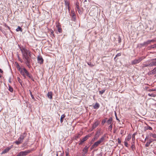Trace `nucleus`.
Returning <instances> with one entry per match:
<instances>
[{
	"mask_svg": "<svg viewBox=\"0 0 156 156\" xmlns=\"http://www.w3.org/2000/svg\"><path fill=\"white\" fill-rule=\"evenodd\" d=\"M20 74L23 76L24 79L26 78V76H27L33 81H34L33 76L31 74L29 73L25 68H23L22 70L21 71Z\"/></svg>",
	"mask_w": 156,
	"mask_h": 156,
	"instance_id": "obj_1",
	"label": "nucleus"
},
{
	"mask_svg": "<svg viewBox=\"0 0 156 156\" xmlns=\"http://www.w3.org/2000/svg\"><path fill=\"white\" fill-rule=\"evenodd\" d=\"M20 50L21 51L23 57L29 56L31 57L32 55V53L28 49H27L23 47L20 48Z\"/></svg>",
	"mask_w": 156,
	"mask_h": 156,
	"instance_id": "obj_2",
	"label": "nucleus"
},
{
	"mask_svg": "<svg viewBox=\"0 0 156 156\" xmlns=\"http://www.w3.org/2000/svg\"><path fill=\"white\" fill-rule=\"evenodd\" d=\"M31 57L29 56L23 57V59L25 61V63L29 68L30 67V63L32 61V59L30 58Z\"/></svg>",
	"mask_w": 156,
	"mask_h": 156,
	"instance_id": "obj_3",
	"label": "nucleus"
},
{
	"mask_svg": "<svg viewBox=\"0 0 156 156\" xmlns=\"http://www.w3.org/2000/svg\"><path fill=\"white\" fill-rule=\"evenodd\" d=\"M105 136H103L100 139L98 140L97 141L95 142L91 146V149H92L95 148L97 147L99 144H100L101 143H102L104 140L105 137Z\"/></svg>",
	"mask_w": 156,
	"mask_h": 156,
	"instance_id": "obj_4",
	"label": "nucleus"
},
{
	"mask_svg": "<svg viewBox=\"0 0 156 156\" xmlns=\"http://www.w3.org/2000/svg\"><path fill=\"white\" fill-rule=\"evenodd\" d=\"M156 41V39H152L148 40L144 42L143 43L140 44V45L142 47L147 46L148 44H150L151 42H154Z\"/></svg>",
	"mask_w": 156,
	"mask_h": 156,
	"instance_id": "obj_5",
	"label": "nucleus"
},
{
	"mask_svg": "<svg viewBox=\"0 0 156 156\" xmlns=\"http://www.w3.org/2000/svg\"><path fill=\"white\" fill-rule=\"evenodd\" d=\"M145 57H139L137 59H135L131 62L132 64L133 65L139 63L140 61L144 59Z\"/></svg>",
	"mask_w": 156,
	"mask_h": 156,
	"instance_id": "obj_6",
	"label": "nucleus"
},
{
	"mask_svg": "<svg viewBox=\"0 0 156 156\" xmlns=\"http://www.w3.org/2000/svg\"><path fill=\"white\" fill-rule=\"evenodd\" d=\"M32 150H28L24 151H22L20 152V155L21 156H25L27 155L28 154L30 153L31 151H32Z\"/></svg>",
	"mask_w": 156,
	"mask_h": 156,
	"instance_id": "obj_7",
	"label": "nucleus"
},
{
	"mask_svg": "<svg viewBox=\"0 0 156 156\" xmlns=\"http://www.w3.org/2000/svg\"><path fill=\"white\" fill-rule=\"evenodd\" d=\"M100 123V121L98 120H96L92 126V129H94L97 127Z\"/></svg>",
	"mask_w": 156,
	"mask_h": 156,
	"instance_id": "obj_8",
	"label": "nucleus"
},
{
	"mask_svg": "<svg viewBox=\"0 0 156 156\" xmlns=\"http://www.w3.org/2000/svg\"><path fill=\"white\" fill-rule=\"evenodd\" d=\"M89 147V146H85V147L83 148V154L85 155L87 153L88 151Z\"/></svg>",
	"mask_w": 156,
	"mask_h": 156,
	"instance_id": "obj_9",
	"label": "nucleus"
},
{
	"mask_svg": "<svg viewBox=\"0 0 156 156\" xmlns=\"http://www.w3.org/2000/svg\"><path fill=\"white\" fill-rule=\"evenodd\" d=\"M101 129H99L96 132L95 135L94 136V139H97L99 136L100 133Z\"/></svg>",
	"mask_w": 156,
	"mask_h": 156,
	"instance_id": "obj_10",
	"label": "nucleus"
},
{
	"mask_svg": "<svg viewBox=\"0 0 156 156\" xmlns=\"http://www.w3.org/2000/svg\"><path fill=\"white\" fill-rule=\"evenodd\" d=\"M37 61L38 63L40 64H42L43 63L44 60L41 56H38L37 57Z\"/></svg>",
	"mask_w": 156,
	"mask_h": 156,
	"instance_id": "obj_11",
	"label": "nucleus"
},
{
	"mask_svg": "<svg viewBox=\"0 0 156 156\" xmlns=\"http://www.w3.org/2000/svg\"><path fill=\"white\" fill-rule=\"evenodd\" d=\"M91 134H89L87 135L85 137L83 138L81 140H82V142L83 141V142L87 140L89 137H90L91 136Z\"/></svg>",
	"mask_w": 156,
	"mask_h": 156,
	"instance_id": "obj_12",
	"label": "nucleus"
},
{
	"mask_svg": "<svg viewBox=\"0 0 156 156\" xmlns=\"http://www.w3.org/2000/svg\"><path fill=\"white\" fill-rule=\"evenodd\" d=\"M56 27L57 28L58 31L60 33H62V30L61 27V26L59 25V23H58V24H57Z\"/></svg>",
	"mask_w": 156,
	"mask_h": 156,
	"instance_id": "obj_13",
	"label": "nucleus"
},
{
	"mask_svg": "<svg viewBox=\"0 0 156 156\" xmlns=\"http://www.w3.org/2000/svg\"><path fill=\"white\" fill-rule=\"evenodd\" d=\"M151 62H150L151 67L153 66H156V61L155 60H153V59L151 60Z\"/></svg>",
	"mask_w": 156,
	"mask_h": 156,
	"instance_id": "obj_14",
	"label": "nucleus"
},
{
	"mask_svg": "<svg viewBox=\"0 0 156 156\" xmlns=\"http://www.w3.org/2000/svg\"><path fill=\"white\" fill-rule=\"evenodd\" d=\"M15 64L16 65V67L17 69H18V70L20 71V73H21V71L22 70L23 68L21 69L20 66L18 64V63L17 62H16Z\"/></svg>",
	"mask_w": 156,
	"mask_h": 156,
	"instance_id": "obj_15",
	"label": "nucleus"
},
{
	"mask_svg": "<svg viewBox=\"0 0 156 156\" xmlns=\"http://www.w3.org/2000/svg\"><path fill=\"white\" fill-rule=\"evenodd\" d=\"M82 134H81L79 133H78V134H76L73 137V138L74 139L76 140L78 138H80Z\"/></svg>",
	"mask_w": 156,
	"mask_h": 156,
	"instance_id": "obj_16",
	"label": "nucleus"
},
{
	"mask_svg": "<svg viewBox=\"0 0 156 156\" xmlns=\"http://www.w3.org/2000/svg\"><path fill=\"white\" fill-rule=\"evenodd\" d=\"M10 149L11 148L9 147H7L2 152V154H3L6 153L10 150Z\"/></svg>",
	"mask_w": 156,
	"mask_h": 156,
	"instance_id": "obj_17",
	"label": "nucleus"
},
{
	"mask_svg": "<svg viewBox=\"0 0 156 156\" xmlns=\"http://www.w3.org/2000/svg\"><path fill=\"white\" fill-rule=\"evenodd\" d=\"M94 108L95 109H98L100 107V105L99 103H96L95 105H93Z\"/></svg>",
	"mask_w": 156,
	"mask_h": 156,
	"instance_id": "obj_18",
	"label": "nucleus"
},
{
	"mask_svg": "<svg viewBox=\"0 0 156 156\" xmlns=\"http://www.w3.org/2000/svg\"><path fill=\"white\" fill-rule=\"evenodd\" d=\"M47 96L50 99H52V92H48L47 94Z\"/></svg>",
	"mask_w": 156,
	"mask_h": 156,
	"instance_id": "obj_19",
	"label": "nucleus"
},
{
	"mask_svg": "<svg viewBox=\"0 0 156 156\" xmlns=\"http://www.w3.org/2000/svg\"><path fill=\"white\" fill-rule=\"evenodd\" d=\"M112 117H110L107 121H106V122L109 125L112 123Z\"/></svg>",
	"mask_w": 156,
	"mask_h": 156,
	"instance_id": "obj_20",
	"label": "nucleus"
},
{
	"mask_svg": "<svg viewBox=\"0 0 156 156\" xmlns=\"http://www.w3.org/2000/svg\"><path fill=\"white\" fill-rule=\"evenodd\" d=\"M27 135V134L25 132H24L22 135H21L20 136L23 140L24 138L26 137Z\"/></svg>",
	"mask_w": 156,
	"mask_h": 156,
	"instance_id": "obj_21",
	"label": "nucleus"
},
{
	"mask_svg": "<svg viewBox=\"0 0 156 156\" xmlns=\"http://www.w3.org/2000/svg\"><path fill=\"white\" fill-rule=\"evenodd\" d=\"M66 116V115L65 114L62 115L60 118V122L61 123H62L63 122V119Z\"/></svg>",
	"mask_w": 156,
	"mask_h": 156,
	"instance_id": "obj_22",
	"label": "nucleus"
},
{
	"mask_svg": "<svg viewBox=\"0 0 156 156\" xmlns=\"http://www.w3.org/2000/svg\"><path fill=\"white\" fill-rule=\"evenodd\" d=\"M107 119V118H105L104 119H103L102 122H101V125H104V124L106 122Z\"/></svg>",
	"mask_w": 156,
	"mask_h": 156,
	"instance_id": "obj_23",
	"label": "nucleus"
},
{
	"mask_svg": "<svg viewBox=\"0 0 156 156\" xmlns=\"http://www.w3.org/2000/svg\"><path fill=\"white\" fill-rule=\"evenodd\" d=\"M65 4L66 6H69V1H67V0H65Z\"/></svg>",
	"mask_w": 156,
	"mask_h": 156,
	"instance_id": "obj_24",
	"label": "nucleus"
},
{
	"mask_svg": "<svg viewBox=\"0 0 156 156\" xmlns=\"http://www.w3.org/2000/svg\"><path fill=\"white\" fill-rule=\"evenodd\" d=\"M147 66L151 67L150 62H148V63L147 64H143V67H147Z\"/></svg>",
	"mask_w": 156,
	"mask_h": 156,
	"instance_id": "obj_25",
	"label": "nucleus"
},
{
	"mask_svg": "<svg viewBox=\"0 0 156 156\" xmlns=\"http://www.w3.org/2000/svg\"><path fill=\"white\" fill-rule=\"evenodd\" d=\"M132 145L131 147V148L134 151L135 149V146L134 145V142L133 141L132 143Z\"/></svg>",
	"mask_w": 156,
	"mask_h": 156,
	"instance_id": "obj_26",
	"label": "nucleus"
},
{
	"mask_svg": "<svg viewBox=\"0 0 156 156\" xmlns=\"http://www.w3.org/2000/svg\"><path fill=\"white\" fill-rule=\"evenodd\" d=\"M9 90L11 92H12L13 90L12 87L9 85Z\"/></svg>",
	"mask_w": 156,
	"mask_h": 156,
	"instance_id": "obj_27",
	"label": "nucleus"
},
{
	"mask_svg": "<svg viewBox=\"0 0 156 156\" xmlns=\"http://www.w3.org/2000/svg\"><path fill=\"white\" fill-rule=\"evenodd\" d=\"M152 74H155L156 73V67L154 68L153 70L151 71Z\"/></svg>",
	"mask_w": 156,
	"mask_h": 156,
	"instance_id": "obj_28",
	"label": "nucleus"
},
{
	"mask_svg": "<svg viewBox=\"0 0 156 156\" xmlns=\"http://www.w3.org/2000/svg\"><path fill=\"white\" fill-rule=\"evenodd\" d=\"M145 128L147 130L149 129L152 130V128L149 126H147L146 127H145Z\"/></svg>",
	"mask_w": 156,
	"mask_h": 156,
	"instance_id": "obj_29",
	"label": "nucleus"
},
{
	"mask_svg": "<svg viewBox=\"0 0 156 156\" xmlns=\"http://www.w3.org/2000/svg\"><path fill=\"white\" fill-rule=\"evenodd\" d=\"M17 80L19 82V83L20 84L22 85V81L21 80V79H20L19 77H17Z\"/></svg>",
	"mask_w": 156,
	"mask_h": 156,
	"instance_id": "obj_30",
	"label": "nucleus"
},
{
	"mask_svg": "<svg viewBox=\"0 0 156 156\" xmlns=\"http://www.w3.org/2000/svg\"><path fill=\"white\" fill-rule=\"evenodd\" d=\"M16 30L17 31H20L21 32L22 31V28L19 26L16 29Z\"/></svg>",
	"mask_w": 156,
	"mask_h": 156,
	"instance_id": "obj_31",
	"label": "nucleus"
},
{
	"mask_svg": "<svg viewBox=\"0 0 156 156\" xmlns=\"http://www.w3.org/2000/svg\"><path fill=\"white\" fill-rule=\"evenodd\" d=\"M148 96H151V97H155L156 96V94H150V93H149L148 94Z\"/></svg>",
	"mask_w": 156,
	"mask_h": 156,
	"instance_id": "obj_32",
	"label": "nucleus"
},
{
	"mask_svg": "<svg viewBox=\"0 0 156 156\" xmlns=\"http://www.w3.org/2000/svg\"><path fill=\"white\" fill-rule=\"evenodd\" d=\"M76 8L77 9H79L80 8L79 3L78 2H77L76 5Z\"/></svg>",
	"mask_w": 156,
	"mask_h": 156,
	"instance_id": "obj_33",
	"label": "nucleus"
},
{
	"mask_svg": "<svg viewBox=\"0 0 156 156\" xmlns=\"http://www.w3.org/2000/svg\"><path fill=\"white\" fill-rule=\"evenodd\" d=\"M112 128V124H111L108 127V130L110 131H111Z\"/></svg>",
	"mask_w": 156,
	"mask_h": 156,
	"instance_id": "obj_34",
	"label": "nucleus"
},
{
	"mask_svg": "<svg viewBox=\"0 0 156 156\" xmlns=\"http://www.w3.org/2000/svg\"><path fill=\"white\" fill-rule=\"evenodd\" d=\"M105 89L102 90H101L99 91V93L100 94H103L105 92Z\"/></svg>",
	"mask_w": 156,
	"mask_h": 156,
	"instance_id": "obj_35",
	"label": "nucleus"
},
{
	"mask_svg": "<svg viewBox=\"0 0 156 156\" xmlns=\"http://www.w3.org/2000/svg\"><path fill=\"white\" fill-rule=\"evenodd\" d=\"M87 63L88 65L90 67H93L94 66V65L93 64H91L90 62H88Z\"/></svg>",
	"mask_w": 156,
	"mask_h": 156,
	"instance_id": "obj_36",
	"label": "nucleus"
},
{
	"mask_svg": "<svg viewBox=\"0 0 156 156\" xmlns=\"http://www.w3.org/2000/svg\"><path fill=\"white\" fill-rule=\"evenodd\" d=\"M72 20L75 21L76 20V16H72Z\"/></svg>",
	"mask_w": 156,
	"mask_h": 156,
	"instance_id": "obj_37",
	"label": "nucleus"
},
{
	"mask_svg": "<svg viewBox=\"0 0 156 156\" xmlns=\"http://www.w3.org/2000/svg\"><path fill=\"white\" fill-rule=\"evenodd\" d=\"M150 142L148 141L145 144V146L146 147H148L149 146V145H150Z\"/></svg>",
	"mask_w": 156,
	"mask_h": 156,
	"instance_id": "obj_38",
	"label": "nucleus"
},
{
	"mask_svg": "<svg viewBox=\"0 0 156 156\" xmlns=\"http://www.w3.org/2000/svg\"><path fill=\"white\" fill-rule=\"evenodd\" d=\"M18 140L21 143H22L23 141V140L21 138V137H20V136L18 139Z\"/></svg>",
	"mask_w": 156,
	"mask_h": 156,
	"instance_id": "obj_39",
	"label": "nucleus"
},
{
	"mask_svg": "<svg viewBox=\"0 0 156 156\" xmlns=\"http://www.w3.org/2000/svg\"><path fill=\"white\" fill-rule=\"evenodd\" d=\"M30 95L31 96V97L32 99H34V100H35V99L33 95L32 92L30 91Z\"/></svg>",
	"mask_w": 156,
	"mask_h": 156,
	"instance_id": "obj_40",
	"label": "nucleus"
},
{
	"mask_svg": "<svg viewBox=\"0 0 156 156\" xmlns=\"http://www.w3.org/2000/svg\"><path fill=\"white\" fill-rule=\"evenodd\" d=\"M118 41L119 43H120L121 42V38L120 36H118Z\"/></svg>",
	"mask_w": 156,
	"mask_h": 156,
	"instance_id": "obj_41",
	"label": "nucleus"
},
{
	"mask_svg": "<svg viewBox=\"0 0 156 156\" xmlns=\"http://www.w3.org/2000/svg\"><path fill=\"white\" fill-rule=\"evenodd\" d=\"M135 133H134L133 135V136H132V139L133 141H134L135 140Z\"/></svg>",
	"mask_w": 156,
	"mask_h": 156,
	"instance_id": "obj_42",
	"label": "nucleus"
},
{
	"mask_svg": "<svg viewBox=\"0 0 156 156\" xmlns=\"http://www.w3.org/2000/svg\"><path fill=\"white\" fill-rule=\"evenodd\" d=\"M115 116L116 119L119 122H120L119 120V119L118 118V117H117V115L116 113V112H115Z\"/></svg>",
	"mask_w": 156,
	"mask_h": 156,
	"instance_id": "obj_43",
	"label": "nucleus"
},
{
	"mask_svg": "<svg viewBox=\"0 0 156 156\" xmlns=\"http://www.w3.org/2000/svg\"><path fill=\"white\" fill-rule=\"evenodd\" d=\"M14 143H15L16 144H17V145H19V144H21V143L18 140H17V141H15L14 142Z\"/></svg>",
	"mask_w": 156,
	"mask_h": 156,
	"instance_id": "obj_44",
	"label": "nucleus"
},
{
	"mask_svg": "<svg viewBox=\"0 0 156 156\" xmlns=\"http://www.w3.org/2000/svg\"><path fill=\"white\" fill-rule=\"evenodd\" d=\"M4 26L5 27H7L9 30H10V27H9L6 23H5L4 24Z\"/></svg>",
	"mask_w": 156,
	"mask_h": 156,
	"instance_id": "obj_45",
	"label": "nucleus"
},
{
	"mask_svg": "<svg viewBox=\"0 0 156 156\" xmlns=\"http://www.w3.org/2000/svg\"><path fill=\"white\" fill-rule=\"evenodd\" d=\"M77 9L79 12V13L80 14H82L83 13L81 11V9H80V8H79V9Z\"/></svg>",
	"mask_w": 156,
	"mask_h": 156,
	"instance_id": "obj_46",
	"label": "nucleus"
},
{
	"mask_svg": "<svg viewBox=\"0 0 156 156\" xmlns=\"http://www.w3.org/2000/svg\"><path fill=\"white\" fill-rule=\"evenodd\" d=\"M18 58L19 60L21 63L23 62V60L22 59L19 57V55H18Z\"/></svg>",
	"mask_w": 156,
	"mask_h": 156,
	"instance_id": "obj_47",
	"label": "nucleus"
},
{
	"mask_svg": "<svg viewBox=\"0 0 156 156\" xmlns=\"http://www.w3.org/2000/svg\"><path fill=\"white\" fill-rule=\"evenodd\" d=\"M121 55V53H118L115 56V58H116L117 57H119V56H120Z\"/></svg>",
	"mask_w": 156,
	"mask_h": 156,
	"instance_id": "obj_48",
	"label": "nucleus"
},
{
	"mask_svg": "<svg viewBox=\"0 0 156 156\" xmlns=\"http://www.w3.org/2000/svg\"><path fill=\"white\" fill-rule=\"evenodd\" d=\"M66 154V156H69V153L68 151H66L65 152Z\"/></svg>",
	"mask_w": 156,
	"mask_h": 156,
	"instance_id": "obj_49",
	"label": "nucleus"
},
{
	"mask_svg": "<svg viewBox=\"0 0 156 156\" xmlns=\"http://www.w3.org/2000/svg\"><path fill=\"white\" fill-rule=\"evenodd\" d=\"M148 91H156V89H149V90H148Z\"/></svg>",
	"mask_w": 156,
	"mask_h": 156,
	"instance_id": "obj_50",
	"label": "nucleus"
},
{
	"mask_svg": "<svg viewBox=\"0 0 156 156\" xmlns=\"http://www.w3.org/2000/svg\"><path fill=\"white\" fill-rule=\"evenodd\" d=\"M118 143L120 144L121 143V141L120 139L119 138L118 139Z\"/></svg>",
	"mask_w": 156,
	"mask_h": 156,
	"instance_id": "obj_51",
	"label": "nucleus"
},
{
	"mask_svg": "<svg viewBox=\"0 0 156 156\" xmlns=\"http://www.w3.org/2000/svg\"><path fill=\"white\" fill-rule=\"evenodd\" d=\"M82 141V140H81L80 141V142L79 143V145H82V144L83 143V142Z\"/></svg>",
	"mask_w": 156,
	"mask_h": 156,
	"instance_id": "obj_52",
	"label": "nucleus"
},
{
	"mask_svg": "<svg viewBox=\"0 0 156 156\" xmlns=\"http://www.w3.org/2000/svg\"><path fill=\"white\" fill-rule=\"evenodd\" d=\"M124 130H121L120 131V134L121 135H122L123 133Z\"/></svg>",
	"mask_w": 156,
	"mask_h": 156,
	"instance_id": "obj_53",
	"label": "nucleus"
},
{
	"mask_svg": "<svg viewBox=\"0 0 156 156\" xmlns=\"http://www.w3.org/2000/svg\"><path fill=\"white\" fill-rule=\"evenodd\" d=\"M153 45V48H156V44H154Z\"/></svg>",
	"mask_w": 156,
	"mask_h": 156,
	"instance_id": "obj_54",
	"label": "nucleus"
},
{
	"mask_svg": "<svg viewBox=\"0 0 156 156\" xmlns=\"http://www.w3.org/2000/svg\"><path fill=\"white\" fill-rule=\"evenodd\" d=\"M125 145L126 146L128 147V143L127 142H125Z\"/></svg>",
	"mask_w": 156,
	"mask_h": 156,
	"instance_id": "obj_55",
	"label": "nucleus"
},
{
	"mask_svg": "<svg viewBox=\"0 0 156 156\" xmlns=\"http://www.w3.org/2000/svg\"><path fill=\"white\" fill-rule=\"evenodd\" d=\"M153 139H149V141H148V142H150V144L153 141Z\"/></svg>",
	"mask_w": 156,
	"mask_h": 156,
	"instance_id": "obj_56",
	"label": "nucleus"
},
{
	"mask_svg": "<svg viewBox=\"0 0 156 156\" xmlns=\"http://www.w3.org/2000/svg\"><path fill=\"white\" fill-rule=\"evenodd\" d=\"M72 16H76L74 12H72Z\"/></svg>",
	"mask_w": 156,
	"mask_h": 156,
	"instance_id": "obj_57",
	"label": "nucleus"
},
{
	"mask_svg": "<svg viewBox=\"0 0 156 156\" xmlns=\"http://www.w3.org/2000/svg\"><path fill=\"white\" fill-rule=\"evenodd\" d=\"M0 73H3V71L1 69H0Z\"/></svg>",
	"mask_w": 156,
	"mask_h": 156,
	"instance_id": "obj_58",
	"label": "nucleus"
},
{
	"mask_svg": "<svg viewBox=\"0 0 156 156\" xmlns=\"http://www.w3.org/2000/svg\"><path fill=\"white\" fill-rule=\"evenodd\" d=\"M153 137L156 138V134H154V135H153Z\"/></svg>",
	"mask_w": 156,
	"mask_h": 156,
	"instance_id": "obj_59",
	"label": "nucleus"
},
{
	"mask_svg": "<svg viewBox=\"0 0 156 156\" xmlns=\"http://www.w3.org/2000/svg\"><path fill=\"white\" fill-rule=\"evenodd\" d=\"M54 154H55L56 156H58V152H56V153H54Z\"/></svg>",
	"mask_w": 156,
	"mask_h": 156,
	"instance_id": "obj_60",
	"label": "nucleus"
},
{
	"mask_svg": "<svg viewBox=\"0 0 156 156\" xmlns=\"http://www.w3.org/2000/svg\"><path fill=\"white\" fill-rule=\"evenodd\" d=\"M67 8H68V10L69 11H70V7H69V6H67Z\"/></svg>",
	"mask_w": 156,
	"mask_h": 156,
	"instance_id": "obj_61",
	"label": "nucleus"
},
{
	"mask_svg": "<svg viewBox=\"0 0 156 156\" xmlns=\"http://www.w3.org/2000/svg\"><path fill=\"white\" fill-rule=\"evenodd\" d=\"M154 135V134H153V133H151L150 134V136H152L153 137V135Z\"/></svg>",
	"mask_w": 156,
	"mask_h": 156,
	"instance_id": "obj_62",
	"label": "nucleus"
},
{
	"mask_svg": "<svg viewBox=\"0 0 156 156\" xmlns=\"http://www.w3.org/2000/svg\"><path fill=\"white\" fill-rule=\"evenodd\" d=\"M130 139V136H128V140H129Z\"/></svg>",
	"mask_w": 156,
	"mask_h": 156,
	"instance_id": "obj_63",
	"label": "nucleus"
},
{
	"mask_svg": "<svg viewBox=\"0 0 156 156\" xmlns=\"http://www.w3.org/2000/svg\"><path fill=\"white\" fill-rule=\"evenodd\" d=\"M16 156H21L20 152Z\"/></svg>",
	"mask_w": 156,
	"mask_h": 156,
	"instance_id": "obj_64",
	"label": "nucleus"
}]
</instances>
